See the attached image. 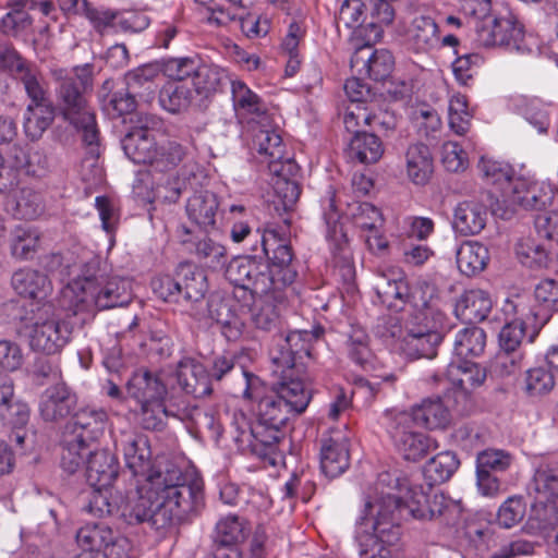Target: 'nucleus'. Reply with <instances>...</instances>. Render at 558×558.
I'll list each match as a JSON object with an SVG mask.
<instances>
[{
  "instance_id": "f3484780",
  "label": "nucleus",
  "mask_w": 558,
  "mask_h": 558,
  "mask_svg": "<svg viewBox=\"0 0 558 558\" xmlns=\"http://www.w3.org/2000/svg\"><path fill=\"white\" fill-rule=\"evenodd\" d=\"M423 315L424 319H427L428 316L432 315L435 317V320L432 325L426 323L424 326L408 330L400 340V349L411 359L434 357L437 347L444 338L442 332L437 327V324L442 322L444 314L427 310Z\"/></svg>"
},
{
  "instance_id": "a18cd8bd",
  "label": "nucleus",
  "mask_w": 558,
  "mask_h": 558,
  "mask_svg": "<svg viewBox=\"0 0 558 558\" xmlns=\"http://www.w3.org/2000/svg\"><path fill=\"white\" fill-rule=\"evenodd\" d=\"M156 136L140 130L129 131L121 140V146L126 157L134 163L149 165L156 156Z\"/></svg>"
},
{
  "instance_id": "e2e57ef3",
  "label": "nucleus",
  "mask_w": 558,
  "mask_h": 558,
  "mask_svg": "<svg viewBox=\"0 0 558 558\" xmlns=\"http://www.w3.org/2000/svg\"><path fill=\"white\" fill-rule=\"evenodd\" d=\"M254 144L259 155L265 156V161L269 163L271 159H282L286 148L281 135L276 130L259 129L254 134Z\"/></svg>"
},
{
  "instance_id": "6ab92c4d",
  "label": "nucleus",
  "mask_w": 558,
  "mask_h": 558,
  "mask_svg": "<svg viewBox=\"0 0 558 558\" xmlns=\"http://www.w3.org/2000/svg\"><path fill=\"white\" fill-rule=\"evenodd\" d=\"M474 31L475 41L483 47L519 48V43L523 38L522 27L511 15L505 17L492 15L488 20L476 21Z\"/></svg>"
},
{
  "instance_id": "f704fd0d",
  "label": "nucleus",
  "mask_w": 558,
  "mask_h": 558,
  "mask_svg": "<svg viewBox=\"0 0 558 558\" xmlns=\"http://www.w3.org/2000/svg\"><path fill=\"white\" fill-rule=\"evenodd\" d=\"M178 232L182 244L186 245L187 251L194 254L199 260L214 267L225 263L227 250L221 243L213 240L208 235L202 239L195 236L186 226H181Z\"/></svg>"
},
{
  "instance_id": "473e14b6",
  "label": "nucleus",
  "mask_w": 558,
  "mask_h": 558,
  "mask_svg": "<svg viewBox=\"0 0 558 558\" xmlns=\"http://www.w3.org/2000/svg\"><path fill=\"white\" fill-rule=\"evenodd\" d=\"M449 407L452 408L451 403L440 397L425 398L413 405L409 414L412 424L416 423L429 429L445 428L450 423Z\"/></svg>"
},
{
  "instance_id": "c85d7f7f",
  "label": "nucleus",
  "mask_w": 558,
  "mask_h": 558,
  "mask_svg": "<svg viewBox=\"0 0 558 558\" xmlns=\"http://www.w3.org/2000/svg\"><path fill=\"white\" fill-rule=\"evenodd\" d=\"M320 468L328 477L342 474L350 464L347 440L340 434L322 438Z\"/></svg>"
},
{
  "instance_id": "2eb2a0df",
  "label": "nucleus",
  "mask_w": 558,
  "mask_h": 558,
  "mask_svg": "<svg viewBox=\"0 0 558 558\" xmlns=\"http://www.w3.org/2000/svg\"><path fill=\"white\" fill-rule=\"evenodd\" d=\"M385 416L387 432L405 460L418 461L427 456L433 441L425 434L412 430L409 412H387Z\"/></svg>"
},
{
  "instance_id": "4468645a",
  "label": "nucleus",
  "mask_w": 558,
  "mask_h": 558,
  "mask_svg": "<svg viewBox=\"0 0 558 558\" xmlns=\"http://www.w3.org/2000/svg\"><path fill=\"white\" fill-rule=\"evenodd\" d=\"M72 326L65 320L53 316V306L45 305L39 313L29 333V345L34 351L45 354L59 353L70 341Z\"/></svg>"
},
{
  "instance_id": "4c0bfd02",
  "label": "nucleus",
  "mask_w": 558,
  "mask_h": 558,
  "mask_svg": "<svg viewBox=\"0 0 558 558\" xmlns=\"http://www.w3.org/2000/svg\"><path fill=\"white\" fill-rule=\"evenodd\" d=\"M487 208L482 203L470 199L460 202L453 215V228L461 235L478 234L486 226Z\"/></svg>"
},
{
  "instance_id": "9b49d317",
  "label": "nucleus",
  "mask_w": 558,
  "mask_h": 558,
  "mask_svg": "<svg viewBox=\"0 0 558 558\" xmlns=\"http://www.w3.org/2000/svg\"><path fill=\"white\" fill-rule=\"evenodd\" d=\"M86 457V481L97 490L88 505V512L96 518H104L106 513H110V505L100 492L110 487L117 478L119 463L114 454L105 449L92 450L90 447L84 459Z\"/></svg>"
},
{
  "instance_id": "2f4dec72",
  "label": "nucleus",
  "mask_w": 558,
  "mask_h": 558,
  "mask_svg": "<svg viewBox=\"0 0 558 558\" xmlns=\"http://www.w3.org/2000/svg\"><path fill=\"white\" fill-rule=\"evenodd\" d=\"M360 64L366 69L372 80L383 82L390 76L395 61L390 51L386 49L372 51V47L367 45L356 49L351 58L352 68Z\"/></svg>"
},
{
  "instance_id": "5701e85b",
  "label": "nucleus",
  "mask_w": 558,
  "mask_h": 558,
  "mask_svg": "<svg viewBox=\"0 0 558 558\" xmlns=\"http://www.w3.org/2000/svg\"><path fill=\"white\" fill-rule=\"evenodd\" d=\"M114 448L123 453L126 466L135 477L153 460L147 436L134 430H121L114 435Z\"/></svg>"
},
{
  "instance_id": "1a4fd4ad",
  "label": "nucleus",
  "mask_w": 558,
  "mask_h": 558,
  "mask_svg": "<svg viewBox=\"0 0 558 558\" xmlns=\"http://www.w3.org/2000/svg\"><path fill=\"white\" fill-rule=\"evenodd\" d=\"M486 376L485 367L466 360L448 366L445 376L448 381L445 399L458 414L466 415L471 412L474 407L472 392L485 383Z\"/></svg>"
},
{
  "instance_id": "dca6fc26",
  "label": "nucleus",
  "mask_w": 558,
  "mask_h": 558,
  "mask_svg": "<svg viewBox=\"0 0 558 558\" xmlns=\"http://www.w3.org/2000/svg\"><path fill=\"white\" fill-rule=\"evenodd\" d=\"M405 48L416 54H428L440 47V28L434 12L416 10L404 23L402 32Z\"/></svg>"
},
{
  "instance_id": "49530a36",
  "label": "nucleus",
  "mask_w": 558,
  "mask_h": 558,
  "mask_svg": "<svg viewBox=\"0 0 558 558\" xmlns=\"http://www.w3.org/2000/svg\"><path fill=\"white\" fill-rule=\"evenodd\" d=\"M385 146L378 134L362 132L349 140V157L361 163H376L383 157Z\"/></svg>"
},
{
  "instance_id": "a878e982",
  "label": "nucleus",
  "mask_w": 558,
  "mask_h": 558,
  "mask_svg": "<svg viewBox=\"0 0 558 558\" xmlns=\"http://www.w3.org/2000/svg\"><path fill=\"white\" fill-rule=\"evenodd\" d=\"M556 191L550 184L527 183L517 179L513 184L511 202L526 210H546L555 201Z\"/></svg>"
},
{
  "instance_id": "de8ad7c7",
  "label": "nucleus",
  "mask_w": 558,
  "mask_h": 558,
  "mask_svg": "<svg viewBox=\"0 0 558 558\" xmlns=\"http://www.w3.org/2000/svg\"><path fill=\"white\" fill-rule=\"evenodd\" d=\"M208 375H210V380L213 381H221L228 375L239 372L245 381V389L243 391V396L247 399L253 398L252 393V385L253 380L257 379V377L251 373L244 371L242 366L236 365V357L232 353H222L216 354L209 361L208 365Z\"/></svg>"
},
{
  "instance_id": "69168bd1",
  "label": "nucleus",
  "mask_w": 558,
  "mask_h": 558,
  "mask_svg": "<svg viewBox=\"0 0 558 558\" xmlns=\"http://www.w3.org/2000/svg\"><path fill=\"white\" fill-rule=\"evenodd\" d=\"M266 299L267 300L264 302V304L253 312L252 323L257 329L262 331L280 332L282 328V322L279 307L269 302L271 299Z\"/></svg>"
},
{
  "instance_id": "ea45409f",
  "label": "nucleus",
  "mask_w": 558,
  "mask_h": 558,
  "mask_svg": "<svg viewBox=\"0 0 558 558\" xmlns=\"http://www.w3.org/2000/svg\"><path fill=\"white\" fill-rule=\"evenodd\" d=\"M256 257H262L256 254L254 256V270L247 276V281L243 284V291H250L251 299L268 298L272 299L276 303H282L286 299L281 290H277V282L269 267L259 264Z\"/></svg>"
},
{
  "instance_id": "f03ea898",
  "label": "nucleus",
  "mask_w": 558,
  "mask_h": 558,
  "mask_svg": "<svg viewBox=\"0 0 558 558\" xmlns=\"http://www.w3.org/2000/svg\"><path fill=\"white\" fill-rule=\"evenodd\" d=\"M308 384L302 379H293L287 375H278L274 385V393L263 397L257 407V418L254 428L245 436H255L254 454L276 466L283 462L280 449L286 433L282 429L292 417L303 413L311 401Z\"/></svg>"
},
{
  "instance_id": "a211bd4d",
  "label": "nucleus",
  "mask_w": 558,
  "mask_h": 558,
  "mask_svg": "<svg viewBox=\"0 0 558 558\" xmlns=\"http://www.w3.org/2000/svg\"><path fill=\"white\" fill-rule=\"evenodd\" d=\"M81 545L101 548L107 558H137L138 550L130 539L114 535L109 525H83L76 533Z\"/></svg>"
},
{
  "instance_id": "f8f14e48",
  "label": "nucleus",
  "mask_w": 558,
  "mask_h": 558,
  "mask_svg": "<svg viewBox=\"0 0 558 558\" xmlns=\"http://www.w3.org/2000/svg\"><path fill=\"white\" fill-rule=\"evenodd\" d=\"M323 217L327 227V240L329 241L332 262L344 282H351L355 276L352 253L349 247L347 234L340 223V214L337 208L336 193L330 187L326 197L322 201Z\"/></svg>"
},
{
  "instance_id": "39448f33",
  "label": "nucleus",
  "mask_w": 558,
  "mask_h": 558,
  "mask_svg": "<svg viewBox=\"0 0 558 558\" xmlns=\"http://www.w3.org/2000/svg\"><path fill=\"white\" fill-rule=\"evenodd\" d=\"M107 413L104 410L83 408L64 426L61 438V468L75 473L84 463V454L104 433Z\"/></svg>"
},
{
  "instance_id": "e433bc0d",
  "label": "nucleus",
  "mask_w": 558,
  "mask_h": 558,
  "mask_svg": "<svg viewBox=\"0 0 558 558\" xmlns=\"http://www.w3.org/2000/svg\"><path fill=\"white\" fill-rule=\"evenodd\" d=\"M409 180L416 185H425L434 173V159L430 149L424 143L409 145L404 154Z\"/></svg>"
},
{
  "instance_id": "338daca9",
  "label": "nucleus",
  "mask_w": 558,
  "mask_h": 558,
  "mask_svg": "<svg viewBox=\"0 0 558 558\" xmlns=\"http://www.w3.org/2000/svg\"><path fill=\"white\" fill-rule=\"evenodd\" d=\"M523 353L521 351H507L500 349L490 362V373L498 377L515 374L522 367Z\"/></svg>"
},
{
  "instance_id": "20e7f679",
  "label": "nucleus",
  "mask_w": 558,
  "mask_h": 558,
  "mask_svg": "<svg viewBox=\"0 0 558 558\" xmlns=\"http://www.w3.org/2000/svg\"><path fill=\"white\" fill-rule=\"evenodd\" d=\"M204 483L195 473L190 472L168 495L151 502L142 512L136 511L138 523H171L172 521L193 520L204 509Z\"/></svg>"
},
{
  "instance_id": "423d86ee",
  "label": "nucleus",
  "mask_w": 558,
  "mask_h": 558,
  "mask_svg": "<svg viewBox=\"0 0 558 558\" xmlns=\"http://www.w3.org/2000/svg\"><path fill=\"white\" fill-rule=\"evenodd\" d=\"M324 335L323 327L313 330H291L272 336L269 356L276 366V373L293 379H302L310 385L303 359L312 355L313 343Z\"/></svg>"
},
{
  "instance_id": "774afa93",
  "label": "nucleus",
  "mask_w": 558,
  "mask_h": 558,
  "mask_svg": "<svg viewBox=\"0 0 558 558\" xmlns=\"http://www.w3.org/2000/svg\"><path fill=\"white\" fill-rule=\"evenodd\" d=\"M350 215L352 216L356 227L362 230H376L383 222L380 210L367 202L350 205Z\"/></svg>"
},
{
  "instance_id": "09e8293b",
  "label": "nucleus",
  "mask_w": 558,
  "mask_h": 558,
  "mask_svg": "<svg viewBox=\"0 0 558 558\" xmlns=\"http://www.w3.org/2000/svg\"><path fill=\"white\" fill-rule=\"evenodd\" d=\"M488 259V248L478 242L466 241L457 251L458 268L466 277H473L483 271Z\"/></svg>"
},
{
  "instance_id": "7c9ffc66",
  "label": "nucleus",
  "mask_w": 558,
  "mask_h": 558,
  "mask_svg": "<svg viewBox=\"0 0 558 558\" xmlns=\"http://www.w3.org/2000/svg\"><path fill=\"white\" fill-rule=\"evenodd\" d=\"M8 53L15 58V71L24 87L28 104L51 101L48 85L43 74L23 60L15 49H8Z\"/></svg>"
},
{
  "instance_id": "bb28decb",
  "label": "nucleus",
  "mask_w": 558,
  "mask_h": 558,
  "mask_svg": "<svg viewBox=\"0 0 558 558\" xmlns=\"http://www.w3.org/2000/svg\"><path fill=\"white\" fill-rule=\"evenodd\" d=\"M177 378L182 390L194 398L207 397L214 390L207 366L195 359L180 361Z\"/></svg>"
},
{
  "instance_id": "ddd939ff",
  "label": "nucleus",
  "mask_w": 558,
  "mask_h": 558,
  "mask_svg": "<svg viewBox=\"0 0 558 558\" xmlns=\"http://www.w3.org/2000/svg\"><path fill=\"white\" fill-rule=\"evenodd\" d=\"M80 302L83 310L92 306L97 310H109L117 306H125L131 301L130 283L121 277H89L82 284Z\"/></svg>"
},
{
  "instance_id": "864d4df0",
  "label": "nucleus",
  "mask_w": 558,
  "mask_h": 558,
  "mask_svg": "<svg viewBox=\"0 0 558 558\" xmlns=\"http://www.w3.org/2000/svg\"><path fill=\"white\" fill-rule=\"evenodd\" d=\"M486 345L485 331L476 326L459 330L454 337L453 350L457 356L468 360L484 352Z\"/></svg>"
},
{
  "instance_id": "4be33fe9",
  "label": "nucleus",
  "mask_w": 558,
  "mask_h": 558,
  "mask_svg": "<svg viewBox=\"0 0 558 558\" xmlns=\"http://www.w3.org/2000/svg\"><path fill=\"white\" fill-rule=\"evenodd\" d=\"M77 396L65 381H58L45 389L39 399V414L45 422H59L73 413Z\"/></svg>"
},
{
  "instance_id": "052dcab7",
  "label": "nucleus",
  "mask_w": 558,
  "mask_h": 558,
  "mask_svg": "<svg viewBox=\"0 0 558 558\" xmlns=\"http://www.w3.org/2000/svg\"><path fill=\"white\" fill-rule=\"evenodd\" d=\"M150 162V167L157 172H168L174 170L185 157L184 147L177 143L169 141L163 145L156 147V154Z\"/></svg>"
},
{
  "instance_id": "7ed1b4c3",
  "label": "nucleus",
  "mask_w": 558,
  "mask_h": 558,
  "mask_svg": "<svg viewBox=\"0 0 558 558\" xmlns=\"http://www.w3.org/2000/svg\"><path fill=\"white\" fill-rule=\"evenodd\" d=\"M93 70V64L86 63L51 71L56 97L53 105L58 116L81 133L86 147L83 165L89 163L90 167L95 166L100 155L99 130L94 108L89 102L94 82Z\"/></svg>"
},
{
  "instance_id": "aec40b11",
  "label": "nucleus",
  "mask_w": 558,
  "mask_h": 558,
  "mask_svg": "<svg viewBox=\"0 0 558 558\" xmlns=\"http://www.w3.org/2000/svg\"><path fill=\"white\" fill-rule=\"evenodd\" d=\"M400 525H364L357 533L361 558H399L391 548L400 541Z\"/></svg>"
},
{
  "instance_id": "c03bdc74",
  "label": "nucleus",
  "mask_w": 558,
  "mask_h": 558,
  "mask_svg": "<svg viewBox=\"0 0 558 558\" xmlns=\"http://www.w3.org/2000/svg\"><path fill=\"white\" fill-rule=\"evenodd\" d=\"M58 4L66 15L85 16L98 33L113 26L118 15L116 11L92 7L87 0H58Z\"/></svg>"
},
{
  "instance_id": "8fccbe9b",
  "label": "nucleus",
  "mask_w": 558,
  "mask_h": 558,
  "mask_svg": "<svg viewBox=\"0 0 558 558\" xmlns=\"http://www.w3.org/2000/svg\"><path fill=\"white\" fill-rule=\"evenodd\" d=\"M231 94L233 108L238 116H254L262 118L266 114L267 108L260 97L252 92L245 83L231 81Z\"/></svg>"
},
{
  "instance_id": "13d9d810",
  "label": "nucleus",
  "mask_w": 558,
  "mask_h": 558,
  "mask_svg": "<svg viewBox=\"0 0 558 558\" xmlns=\"http://www.w3.org/2000/svg\"><path fill=\"white\" fill-rule=\"evenodd\" d=\"M191 102L192 90L183 84L169 83L159 93L160 106L171 113H180L187 110Z\"/></svg>"
},
{
  "instance_id": "603ef678",
  "label": "nucleus",
  "mask_w": 558,
  "mask_h": 558,
  "mask_svg": "<svg viewBox=\"0 0 558 558\" xmlns=\"http://www.w3.org/2000/svg\"><path fill=\"white\" fill-rule=\"evenodd\" d=\"M460 461L452 451L439 452L424 466V476L428 486L447 482L458 470Z\"/></svg>"
},
{
  "instance_id": "37998d69",
  "label": "nucleus",
  "mask_w": 558,
  "mask_h": 558,
  "mask_svg": "<svg viewBox=\"0 0 558 558\" xmlns=\"http://www.w3.org/2000/svg\"><path fill=\"white\" fill-rule=\"evenodd\" d=\"M57 114L52 101L27 104L23 116L25 135L32 141L39 140L52 125Z\"/></svg>"
},
{
  "instance_id": "680f3d73",
  "label": "nucleus",
  "mask_w": 558,
  "mask_h": 558,
  "mask_svg": "<svg viewBox=\"0 0 558 558\" xmlns=\"http://www.w3.org/2000/svg\"><path fill=\"white\" fill-rule=\"evenodd\" d=\"M550 368L537 366L526 372L524 390L529 397H543L554 389L556 383Z\"/></svg>"
},
{
  "instance_id": "393cba45",
  "label": "nucleus",
  "mask_w": 558,
  "mask_h": 558,
  "mask_svg": "<svg viewBox=\"0 0 558 558\" xmlns=\"http://www.w3.org/2000/svg\"><path fill=\"white\" fill-rule=\"evenodd\" d=\"M375 292L385 306L392 311H402L412 303L409 283L402 271L390 270L380 274L375 282Z\"/></svg>"
},
{
  "instance_id": "cd10ccee",
  "label": "nucleus",
  "mask_w": 558,
  "mask_h": 558,
  "mask_svg": "<svg viewBox=\"0 0 558 558\" xmlns=\"http://www.w3.org/2000/svg\"><path fill=\"white\" fill-rule=\"evenodd\" d=\"M208 315L220 325L222 335L229 341L238 340L244 330V323L236 313V305L230 298L211 295L207 303Z\"/></svg>"
},
{
  "instance_id": "c756f323",
  "label": "nucleus",
  "mask_w": 558,
  "mask_h": 558,
  "mask_svg": "<svg viewBox=\"0 0 558 558\" xmlns=\"http://www.w3.org/2000/svg\"><path fill=\"white\" fill-rule=\"evenodd\" d=\"M11 286L17 294L28 298V301L48 303L46 299L52 287L48 277L35 269L22 268L13 272Z\"/></svg>"
},
{
  "instance_id": "f257e3e1",
  "label": "nucleus",
  "mask_w": 558,
  "mask_h": 558,
  "mask_svg": "<svg viewBox=\"0 0 558 558\" xmlns=\"http://www.w3.org/2000/svg\"><path fill=\"white\" fill-rule=\"evenodd\" d=\"M399 487V477L390 472H383L376 482L368 486L354 502L352 511L360 523H403L411 520L450 521L462 512L460 502L447 501L444 495H434L429 499L423 492L413 493L410 499L392 493Z\"/></svg>"
},
{
  "instance_id": "6e6552de",
  "label": "nucleus",
  "mask_w": 558,
  "mask_h": 558,
  "mask_svg": "<svg viewBox=\"0 0 558 558\" xmlns=\"http://www.w3.org/2000/svg\"><path fill=\"white\" fill-rule=\"evenodd\" d=\"M254 238L256 243L252 245V252L256 253L259 245L260 256L267 257L271 264L269 270H271L277 282V290L283 292L298 277L291 245L275 230L260 231V229H257Z\"/></svg>"
},
{
  "instance_id": "58836bf2",
  "label": "nucleus",
  "mask_w": 558,
  "mask_h": 558,
  "mask_svg": "<svg viewBox=\"0 0 558 558\" xmlns=\"http://www.w3.org/2000/svg\"><path fill=\"white\" fill-rule=\"evenodd\" d=\"M492 307L493 301L486 291L472 289L458 299L454 312L460 319L473 324L485 320Z\"/></svg>"
},
{
  "instance_id": "6e6d98bb",
  "label": "nucleus",
  "mask_w": 558,
  "mask_h": 558,
  "mask_svg": "<svg viewBox=\"0 0 558 558\" xmlns=\"http://www.w3.org/2000/svg\"><path fill=\"white\" fill-rule=\"evenodd\" d=\"M230 82L223 70L207 64H198L193 77L195 90L197 94L205 95L206 97L211 93L218 92Z\"/></svg>"
},
{
  "instance_id": "79ce46f5",
  "label": "nucleus",
  "mask_w": 558,
  "mask_h": 558,
  "mask_svg": "<svg viewBox=\"0 0 558 558\" xmlns=\"http://www.w3.org/2000/svg\"><path fill=\"white\" fill-rule=\"evenodd\" d=\"M177 276L181 290V299L198 302L208 291L205 271L191 262H182L177 266Z\"/></svg>"
},
{
  "instance_id": "4d7b16f0",
  "label": "nucleus",
  "mask_w": 558,
  "mask_h": 558,
  "mask_svg": "<svg viewBox=\"0 0 558 558\" xmlns=\"http://www.w3.org/2000/svg\"><path fill=\"white\" fill-rule=\"evenodd\" d=\"M44 199L39 192L25 186L15 195L13 216L17 219L33 220L44 213Z\"/></svg>"
},
{
  "instance_id": "b1692460",
  "label": "nucleus",
  "mask_w": 558,
  "mask_h": 558,
  "mask_svg": "<svg viewBox=\"0 0 558 558\" xmlns=\"http://www.w3.org/2000/svg\"><path fill=\"white\" fill-rule=\"evenodd\" d=\"M534 296L538 303L537 307L531 308L527 314H524V307L518 311L519 305H514L513 308L521 316H525L530 320V316L533 319L534 330L529 336V342H533L538 330L549 320L553 311L558 305V282L554 279L542 280L534 290Z\"/></svg>"
},
{
  "instance_id": "5fc2aeb1",
  "label": "nucleus",
  "mask_w": 558,
  "mask_h": 558,
  "mask_svg": "<svg viewBox=\"0 0 558 558\" xmlns=\"http://www.w3.org/2000/svg\"><path fill=\"white\" fill-rule=\"evenodd\" d=\"M39 232L28 227H16L10 238V254L17 260L32 259L39 246Z\"/></svg>"
},
{
  "instance_id": "bf43d9fd",
  "label": "nucleus",
  "mask_w": 558,
  "mask_h": 558,
  "mask_svg": "<svg viewBox=\"0 0 558 558\" xmlns=\"http://www.w3.org/2000/svg\"><path fill=\"white\" fill-rule=\"evenodd\" d=\"M515 110L523 116L538 133H547L550 125L549 114L539 99L522 97L517 100Z\"/></svg>"
},
{
  "instance_id": "9d476101",
  "label": "nucleus",
  "mask_w": 558,
  "mask_h": 558,
  "mask_svg": "<svg viewBox=\"0 0 558 558\" xmlns=\"http://www.w3.org/2000/svg\"><path fill=\"white\" fill-rule=\"evenodd\" d=\"M531 488L534 501L531 504L527 523L558 522V462H543L534 472Z\"/></svg>"
},
{
  "instance_id": "0e129e2a",
  "label": "nucleus",
  "mask_w": 558,
  "mask_h": 558,
  "mask_svg": "<svg viewBox=\"0 0 558 558\" xmlns=\"http://www.w3.org/2000/svg\"><path fill=\"white\" fill-rule=\"evenodd\" d=\"M274 190L275 199L272 203L275 210L278 211L279 216H281V213L279 211L280 208H282L284 214H288L293 209L301 194V187L298 181L276 179Z\"/></svg>"
},
{
  "instance_id": "0eeeda50",
  "label": "nucleus",
  "mask_w": 558,
  "mask_h": 558,
  "mask_svg": "<svg viewBox=\"0 0 558 558\" xmlns=\"http://www.w3.org/2000/svg\"><path fill=\"white\" fill-rule=\"evenodd\" d=\"M190 472L184 471L177 462L166 456H158L144 468V472L136 476V490L141 499V507L147 509L151 502H157L168 495Z\"/></svg>"
},
{
  "instance_id": "c9c22d12",
  "label": "nucleus",
  "mask_w": 558,
  "mask_h": 558,
  "mask_svg": "<svg viewBox=\"0 0 558 558\" xmlns=\"http://www.w3.org/2000/svg\"><path fill=\"white\" fill-rule=\"evenodd\" d=\"M8 12L0 19V33L8 37L19 38L25 35L33 25L29 10L35 8L31 0H9Z\"/></svg>"
},
{
  "instance_id": "412c9836",
  "label": "nucleus",
  "mask_w": 558,
  "mask_h": 558,
  "mask_svg": "<svg viewBox=\"0 0 558 558\" xmlns=\"http://www.w3.org/2000/svg\"><path fill=\"white\" fill-rule=\"evenodd\" d=\"M126 392L140 405L173 400L163 376L144 368L133 373L126 383Z\"/></svg>"
},
{
  "instance_id": "a19ab883",
  "label": "nucleus",
  "mask_w": 558,
  "mask_h": 558,
  "mask_svg": "<svg viewBox=\"0 0 558 558\" xmlns=\"http://www.w3.org/2000/svg\"><path fill=\"white\" fill-rule=\"evenodd\" d=\"M248 525H216L213 534L215 551L213 558H240L238 547L248 537Z\"/></svg>"
},
{
  "instance_id": "3c124183",
  "label": "nucleus",
  "mask_w": 558,
  "mask_h": 558,
  "mask_svg": "<svg viewBox=\"0 0 558 558\" xmlns=\"http://www.w3.org/2000/svg\"><path fill=\"white\" fill-rule=\"evenodd\" d=\"M45 305H50V303L10 300L0 306V315L8 324L22 323L33 327L38 314L44 313Z\"/></svg>"
},
{
  "instance_id": "72a5a7b5",
  "label": "nucleus",
  "mask_w": 558,
  "mask_h": 558,
  "mask_svg": "<svg viewBox=\"0 0 558 558\" xmlns=\"http://www.w3.org/2000/svg\"><path fill=\"white\" fill-rule=\"evenodd\" d=\"M219 202L210 191L196 192L186 204V215L191 222L208 232L216 228Z\"/></svg>"
}]
</instances>
